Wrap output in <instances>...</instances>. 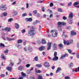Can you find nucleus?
Listing matches in <instances>:
<instances>
[{"label":"nucleus","mask_w":79,"mask_h":79,"mask_svg":"<svg viewBox=\"0 0 79 79\" xmlns=\"http://www.w3.org/2000/svg\"><path fill=\"white\" fill-rule=\"evenodd\" d=\"M15 27L16 29H19V24L18 23H15Z\"/></svg>","instance_id":"20"},{"label":"nucleus","mask_w":79,"mask_h":79,"mask_svg":"<svg viewBox=\"0 0 79 79\" xmlns=\"http://www.w3.org/2000/svg\"><path fill=\"white\" fill-rule=\"evenodd\" d=\"M51 45H52V43L49 42L48 43V46L47 48L48 50H49L51 48Z\"/></svg>","instance_id":"7"},{"label":"nucleus","mask_w":79,"mask_h":79,"mask_svg":"<svg viewBox=\"0 0 79 79\" xmlns=\"http://www.w3.org/2000/svg\"><path fill=\"white\" fill-rule=\"evenodd\" d=\"M68 54H64L63 55H62L61 56V57H60L61 59H64L65 57H68Z\"/></svg>","instance_id":"6"},{"label":"nucleus","mask_w":79,"mask_h":79,"mask_svg":"<svg viewBox=\"0 0 79 79\" xmlns=\"http://www.w3.org/2000/svg\"><path fill=\"white\" fill-rule=\"evenodd\" d=\"M16 47H18V48H20L19 47H21V45H19L18 44H16Z\"/></svg>","instance_id":"33"},{"label":"nucleus","mask_w":79,"mask_h":79,"mask_svg":"<svg viewBox=\"0 0 79 79\" xmlns=\"http://www.w3.org/2000/svg\"><path fill=\"white\" fill-rule=\"evenodd\" d=\"M36 67H38L39 68H41V67H42V65L40 64H37L36 65Z\"/></svg>","instance_id":"25"},{"label":"nucleus","mask_w":79,"mask_h":79,"mask_svg":"<svg viewBox=\"0 0 79 79\" xmlns=\"http://www.w3.org/2000/svg\"><path fill=\"white\" fill-rule=\"evenodd\" d=\"M47 16V15L45 14H44L43 15V18H46Z\"/></svg>","instance_id":"54"},{"label":"nucleus","mask_w":79,"mask_h":79,"mask_svg":"<svg viewBox=\"0 0 79 79\" xmlns=\"http://www.w3.org/2000/svg\"><path fill=\"white\" fill-rule=\"evenodd\" d=\"M53 3L51 2L50 3L49 6L50 7H52V6H53Z\"/></svg>","instance_id":"38"},{"label":"nucleus","mask_w":79,"mask_h":79,"mask_svg":"<svg viewBox=\"0 0 79 79\" xmlns=\"http://www.w3.org/2000/svg\"><path fill=\"white\" fill-rule=\"evenodd\" d=\"M19 62H18V64H21V59H19Z\"/></svg>","instance_id":"55"},{"label":"nucleus","mask_w":79,"mask_h":79,"mask_svg":"<svg viewBox=\"0 0 79 79\" xmlns=\"http://www.w3.org/2000/svg\"><path fill=\"white\" fill-rule=\"evenodd\" d=\"M48 59H49V60H53V59H52V58H51V57H48Z\"/></svg>","instance_id":"59"},{"label":"nucleus","mask_w":79,"mask_h":79,"mask_svg":"<svg viewBox=\"0 0 79 79\" xmlns=\"http://www.w3.org/2000/svg\"><path fill=\"white\" fill-rule=\"evenodd\" d=\"M1 57L2 58L3 60H6V57L5 56L4 54H2L1 55Z\"/></svg>","instance_id":"22"},{"label":"nucleus","mask_w":79,"mask_h":79,"mask_svg":"<svg viewBox=\"0 0 79 79\" xmlns=\"http://www.w3.org/2000/svg\"><path fill=\"white\" fill-rule=\"evenodd\" d=\"M39 60L38 59V57L37 56H35L34 58V61H37Z\"/></svg>","instance_id":"27"},{"label":"nucleus","mask_w":79,"mask_h":79,"mask_svg":"<svg viewBox=\"0 0 79 79\" xmlns=\"http://www.w3.org/2000/svg\"><path fill=\"white\" fill-rule=\"evenodd\" d=\"M45 47L44 46H42L40 47L39 48V50H44V49H45Z\"/></svg>","instance_id":"14"},{"label":"nucleus","mask_w":79,"mask_h":79,"mask_svg":"<svg viewBox=\"0 0 79 79\" xmlns=\"http://www.w3.org/2000/svg\"><path fill=\"white\" fill-rule=\"evenodd\" d=\"M76 56L77 58H79V53Z\"/></svg>","instance_id":"60"},{"label":"nucleus","mask_w":79,"mask_h":79,"mask_svg":"<svg viewBox=\"0 0 79 79\" xmlns=\"http://www.w3.org/2000/svg\"><path fill=\"white\" fill-rule=\"evenodd\" d=\"M73 40L69 41V42L68 41L66 42L64 40V45H66V44L67 45H69V43H70V44H72V43H73Z\"/></svg>","instance_id":"5"},{"label":"nucleus","mask_w":79,"mask_h":79,"mask_svg":"<svg viewBox=\"0 0 79 79\" xmlns=\"http://www.w3.org/2000/svg\"><path fill=\"white\" fill-rule=\"evenodd\" d=\"M4 30L7 32H10L11 31V28L10 27H6L4 29Z\"/></svg>","instance_id":"10"},{"label":"nucleus","mask_w":79,"mask_h":79,"mask_svg":"<svg viewBox=\"0 0 79 79\" xmlns=\"http://www.w3.org/2000/svg\"><path fill=\"white\" fill-rule=\"evenodd\" d=\"M40 22V21L37 20H36V22H34V24H37V23H39Z\"/></svg>","instance_id":"29"},{"label":"nucleus","mask_w":79,"mask_h":79,"mask_svg":"<svg viewBox=\"0 0 79 79\" xmlns=\"http://www.w3.org/2000/svg\"><path fill=\"white\" fill-rule=\"evenodd\" d=\"M23 44L24 45H26V41H25L24 42Z\"/></svg>","instance_id":"57"},{"label":"nucleus","mask_w":79,"mask_h":79,"mask_svg":"<svg viewBox=\"0 0 79 79\" xmlns=\"http://www.w3.org/2000/svg\"><path fill=\"white\" fill-rule=\"evenodd\" d=\"M23 42V40H19L17 41L18 44H21Z\"/></svg>","instance_id":"28"},{"label":"nucleus","mask_w":79,"mask_h":79,"mask_svg":"<svg viewBox=\"0 0 79 79\" xmlns=\"http://www.w3.org/2000/svg\"><path fill=\"white\" fill-rule=\"evenodd\" d=\"M42 10L44 12V11H45V9L44 8V7H42Z\"/></svg>","instance_id":"48"},{"label":"nucleus","mask_w":79,"mask_h":79,"mask_svg":"<svg viewBox=\"0 0 79 79\" xmlns=\"http://www.w3.org/2000/svg\"><path fill=\"white\" fill-rule=\"evenodd\" d=\"M1 47H5V44H4L1 43L0 44Z\"/></svg>","instance_id":"34"},{"label":"nucleus","mask_w":79,"mask_h":79,"mask_svg":"<svg viewBox=\"0 0 79 79\" xmlns=\"http://www.w3.org/2000/svg\"><path fill=\"white\" fill-rule=\"evenodd\" d=\"M13 13L15 15H18V12H17L16 11H15Z\"/></svg>","instance_id":"58"},{"label":"nucleus","mask_w":79,"mask_h":79,"mask_svg":"<svg viewBox=\"0 0 79 79\" xmlns=\"http://www.w3.org/2000/svg\"><path fill=\"white\" fill-rule=\"evenodd\" d=\"M57 55V52H55L54 54V56H56Z\"/></svg>","instance_id":"44"},{"label":"nucleus","mask_w":79,"mask_h":79,"mask_svg":"<svg viewBox=\"0 0 79 79\" xmlns=\"http://www.w3.org/2000/svg\"><path fill=\"white\" fill-rule=\"evenodd\" d=\"M41 43H42L43 44H46V41H45V39H42L41 41Z\"/></svg>","instance_id":"16"},{"label":"nucleus","mask_w":79,"mask_h":79,"mask_svg":"<svg viewBox=\"0 0 79 79\" xmlns=\"http://www.w3.org/2000/svg\"><path fill=\"white\" fill-rule=\"evenodd\" d=\"M57 25L59 27H61L62 25H63V26H64V25H66V23L64 22H59L58 23Z\"/></svg>","instance_id":"4"},{"label":"nucleus","mask_w":79,"mask_h":79,"mask_svg":"<svg viewBox=\"0 0 79 79\" xmlns=\"http://www.w3.org/2000/svg\"><path fill=\"white\" fill-rule=\"evenodd\" d=\"M61 70V69L60 67H58L57 68V70L56 71V73H58L59 71H60Z\"/></svg>","instance_id":"17"},{"label":"nucleus","mask_w":79,"mask_h":79,"mask_svg":"<svg viewBox=\"0 0 79 79\" xmlns=\"http://www.w3.org/2000/svg\"><path fill=\"white\" fill-rule=\"evenodd\" d=\"M68 52H69V53H71V50L70 49H68Z\"/></svg>","instance_id":"52"},{"label":"nucleus","mask_w":79,"mask_h":79,"mask_svg":"<svg viewBox=\"0 0 79 79\" xmlns=\"http://www.w3.org/2000/svg\"><path fill=\"white\" fill-rule=\"evenodd\" d=\"M38 79H43L42 76H38Z\"/></svg>","instance_id":"40"},{"label":"nucleus","mask_w":79,"mask_h":79,"mask_svg":"<svg viewBox=\"0 0 79 79\" xmlns=\"http://www.w3.org/2000/svg\"><path fill=\"white\" fill-rule=\"evenodd\" d=\"M7 40L9 41H10L11 40H15V39L14 38H11L9 37H7Z\"/></svg>","instance_id":"23"},{"label":"nucleus","mask_w":79,"mask_h":79,"mask_svg":"<svg viewBox=\"0 0 79 79\" xmlns=\"http://www.w3.org/2000/svg\"><path fill=\"white\" fill-rule=\"evenodd\" d=\"M73 14L72 12H71L69 15V18H73Z\"/></svg>","instance_id":"15"},{"label":"nucleus","mask_w":79,"mask_h":79,"mask_svg":"<svg viewBox=\"0 0 79 79\" xmlns=\"http://www.w3.org/2000/svg\"><path fill=\"white\" fill-rule=\"evenodd\" d=\"M69 24H72V20H70L69 21Z\"/></svg>","instance_id":"61"},{"label":"nucleus","mask_w":79,"mask_h":79,"mask_svg":"<svg viewBox=\"0 0 79 79\" xmlns=\"http://www.w3.org/2000/svg\"><path fill=\"white\" fill-rule=\"evenodd\" d=\"M71 35L73 36L75 35H76V32L73 31H71Z\"/></svg>","instance_id":"13"},{"label":"nucleus","mask_w":79,"mask_h":79,"mask_svg":"<svg viewBox=\"0 0 79 79\" xmlns=\"http://www.w3.org/2000/svg\"><path fill=\"white\" fill-rule=\"evenodd\" d=\"M53 48L54 50H56L57 48V45L56 43H54L53 45Z\"/></svg>","instance_id":"12"},{"label":"nucleus","mask_w":79,"mask_h":79,"mask_svg":"<svg viewBox=\"0 0 79 79\" xmlns=\"http://www.w3.org/2000/svg\"><path fill=\"white\" fill-rule=\"evenodd\" d=\"M23 66L20 67L19 68V70H21V71H22V70H23Z\"/></svg>","instance_id":"35"},{"label":"nucleus","mask_w":79,"mask_h":79,"mask_svg":"<svg viewBox=\"0 0 79 79\" xmlns=\"http://www.w3.org/2000/svg\"><path fill=\"white\" fill-rule=\"evenodd\" d=\"M72 2H70L68 4V6H70L71 5H72Z\"/></svg>","instance_id":"32"},{"label":"nucleus","mask_w":79,"mask_h":79,"mask_svg":"<svg viewBox=\"0 0 79 79\" xmlns=\"http://www.w3.org/2000/svg\"><path fill=\"white\" fill-rule=\"evenodd\" d=\"M0 9L2 11H5L6 10V7L5 5H2L0 6Z\"/></svg>","instance_id":"3"},{"label":"nucleus","mask_w":79,"mask_h":79,"mask_svg":"<svg viewBox=\"0 0 79 79\" xmlns=\"http://www.w3.org/2000/svg\"><path fill=\"white\" fill-rule=\"evenodd\" d=\"M73 64L72 63H71L70 64H69V67H72Z\"/></svg>","instance_id":"42"},{"label":"nucleus","mask_w":79,"mask_h":79,"mask_svg":"<svg viewBox=\"0 0 79 79\" xmlns=\"http://www.w3.org/2000/svg\"><path fill=\"white\" fill-rule=\"evenodd\" d=\"M35 16H37L38 17H40V14H38L37 15H36Z\"/></svg>","instance_id":"56"},{"label":"nucleus","mask_w":79,"mask_h":79,"mask_svg":"<svg viewBox=\"0 0 79 79\" xmlns=\"http://www.w3.org/2000/svg\"><path fill=\"white\" fill-rule=\"evenodd\" d=\"M21 74L23 76H26V74L24 73L23 72H22Z\"/></svg>","instance_id":"43"},{"label":"nucleus","mask_w":79,"mask_h":79,"mask_svg":"<svg viewBox=\"0 0 79 79\" xmlns=\"http://www.w3.org/2000/svg\"><path fill=\"white\" fill-rule=\"evenodd\" d=\"M63 19L64 20H66V19H67V18L65 16H63Z\"/></svg>","instance_id":"50"},{"label":"nucleus","mask_w":79,"mask_h":79,"mask_svg":"<svg viewBox=\"0 0 79 79\" xmlns=\"http://www.w3.org/2000/svg\"><path fill=\"white\" fill-rule=\"evenodd\" d=\"M5 75L4 74H2L1 75V77H5Z\"/></svg>","instance_id":"47"},{"label":"nucleus","mask_w":79,"mask_h":79,"mask_svg":"<svg viewBox=\"0 0 79 79\" xmlns=\"http://www.w3.org/2000/svg\"><path fill=\"white\" fill-rule=\"evenodd\" d=\"M44 66L46 68H48V67H49L50 64L48 62H46L44 63Z\"/></svg>","instance_id":"8"},{"label":"nucleus","mask_w":79,"mask_h":79,"mask_svg":"<svg viewBox=\"0 0 79 79\" xmlns=\"http://www.w3.org/2000/svg\"><path fill=\"white\" fill-rule=\"evenodd\" d=\"M37 13V10H35L33 11V13L35 14V15H36L35 14H36Z\"/></svg>","instance_id":"39"},{"label":"nucleus","mask_w":79,"mask_h":79,"mask_svg":"<svg viewBox=\"0 0 79 79\" xmlns=\"http://www.w3.org/2000/svg\"><path fill=\"white\" fill-rule=\"evenodd\" d=\"M25 20L27 22H32V19L31 18H26L25 19Z\"/></svg>","instance_id":"9"},{"label":"nucleus","mask_w":79,"mask_h":79,"mask_svg":"<svg viewBox=\"0 0 79 79\" xmlns=\"http://www.w3.org/2000/svg\"><path fill=\"white\" fill-rule=\"evenodd\" d=\"M6 70H8L9 71H11V70L12 69V68L11 67H8L6 68Z\"/></svg>","instance_id":"21"},{"label":"nucleus","mask_w":79,"mask_h":79,"mask_svg":"<svg viewBox=\"0 0 79 79\" xmlns=\"http://www.w3.org/2000/svg\"><path fill=\"white\" fill-rule=\"evenodd\" d=\"M28 50L29 52H30L32 51V49L31 47H29L28 48Z\"/></svg>","instance_id":"26"},{"label":"nucleus","mask_w":79,"mask_h":79,"mask_svg":"<svg viewBox=\"0 0 79 79\" xmlns=\"http://www.w3.org/2000/svg\"><path fill=\"white\" fill-rule=\"evenodd\" d=\"M13 20V19L10 18L8 20V22H11V21Z\"/></svg>","instance_id":"49"},{"label":"nucleus","mask_w":79,"mask_h":79,"mask_svg":"<svg viewBox=\"0 0 79 79\" xmlns=\"http://www.w3.org/2000/svg\"><path fill=\"white\" fill-rule=\"evenodd\" d=\"M26 6H27V8L28 7H29V4L27 3L26 4Z\"/></svg>","instance_id":"63"},{"label":"nucleus","mask_w":79,"mask_h":79,"mask_svg":"<svg viewBox=\"0 0 79 79\" xmlns=\"http://www.w3.org/2000/svg\"><path fill=\"white\" fill-rule=\"evenodd\" d=\"M35 72L37 73H41V71L40 70H37V69H35Z\"/></svg>","instance_id":"30"},{"label":"nucleus","mask_w":79,"mask_h":79,"mask_svg":"<svg viewBox=\"0 0 79 79\" xmlns=\"http://www.w3.org/2000/svg\"><path fill=\"white\" fill-rule=\"evenodd\" d=\"M19 79H23V77H20Z\"/></svg>","instance_id":"64"},{"label":"nucleus","mask_w":79,"mask_h":79,"mask_svg":"<svg viewBox=\"0 0 79 79\" xmlns=\"http://www.w3.org/2000/svg\"><path fill=\"white\" fill-rule=\"evenodd\" d=\"M58 11H60V12H61V11H62V10L61 8H59L58 9Z\"/></svg>","instance_id":"46"},{"label":"nucleus","mask_w":79,"mask_h":79,"mask_svg":"<svg viewBox=\"0 0 79 79\" xmlns=\"http://www.w3.org/2000/svg\"><path fill=\"white\" fill-rule=\"evenodd\" d=\"M27 15V13H24L22 14V16H23V17H24V16H26Z\"/></svg>","instance_id":"31"},{"label":"nucleus","mask_w":79,"mask_h":79,"mask_svg":"<svg viewBox=\"0 0 79 79\" xmlns=\"http://www.w3.org/2000/svg\"><path fill=\"white\" fill-rule=\"evenodd\" d=\"M26 66L27 68H29L30 66V64H27L26 65Z\"/></svg>","instance_id":"45"},{"label":"nucleus","mask_w":79,"mask_h":79,"mask_svg":"<svg viewBox=\"0 0 79 79\" xmlns=\"http://www.w3.org/2000/svg\"><path fill=\"white\" fill-rule=\"evenodd\" d=\"M10 66H13L14 65V63H13V62H12V60H10Z\"/></svg>","instance_id":"18"},{"label":"nucleus","mask_w":79,"mask_h":79,"mask_svg":"<svg viewBox=\"0 0 79 79\" xmlns=\"http://www.w3.org/2000/svg\"><path fill=\"white\" fill-rule=\"evenodd\" d=\"M65 79H70L69 78V77H68V76L65 77Z\"/></svg>","instance_id":"53"},{"label":"nucleus","mask_w":79,"mask_h":79,"mask_svg":"<svg viewBox=\"0 0 79 79\" xmlns=\"http://www.w3.org/2000/svg\"><path fill=\"white\" fill-rule=\"evenodd\" d=\"M34 28L33 27H30V30L28 32V35L29 36H32L35 34V33L34 32Z\"/></svg>","instance_id":"1"},{"label":"nucleus","mask_w":79,"mask_h":79,"mask_svg":"<svg viewBox=\"0 0 79 79\" xmlns=\"http://www.w3.org/2000/svg\"><path fill=\"white\" fill-rule=\"evenodd\" d=\"M16 2V1L14 2L12 4V5H15Z\"/></svg>","instance_id":"62"},{"label":"nucleus","mask_w":79,"mask_h":79,"mask_svg":"<svg viewBox=\"0 0 79 79\" xmlns=\"http://www.w3.org/2000/svg\"><path fill=\"white\" fill-rule=\"evenodd\" d=\"M75 72H77V68L75 69V70H74V69L73 70V72H75Z\"/></svg>","instance_id":"41"},{"label":"nucleus","mask_w":79,"mask_h":79,"mask_svg":"<svg viewBox=\"0 0 79 79\" xmlns=\"http://www.w3.org/2000/svg\"><path fill=\"white\" fill-rule=\"evenodd\" d=\"M54 57L52 59V61H56L58 60V57L57 56H54Z\"/></svg>","instance_id":"11"},{"label":"nucleus","mask_w":79,"mask_h":79,"mask_svg":"<svg viewBox=\"0 0 79 79\" xmlns=\"http://www.w3.org/2000/svg\"><path fill=\"white\" fill-rule=\"evenodd\" d=\"M58 47L60 48H63V45L62 44H59Z\"/></svg>","instance_id":"19"},{"label":"nucleus","mask_w":79,"mask_h":79,"mask_svg":"<svg viewBox=\"0 0 79 79\" xmlns=\"http://www.w3.org/2000/svg\"><path fill=\"white\" fill-rule=\"evenodd\" d=\"M79 4V2H75L73 4V5L74 6H76V5H78Z\"/></svg>","instance_id":"24"},{"label":"nucleus","mask_w":79,"mask_h":79,"mask_svg":"<svg viewBox=\"0 0 79 79\" xmlns=\"http://www.w3.org/2000/svg\"><path fill=\"white\" fill-rule=\"evenodd\" d=\"M3 15L4 16H7V13H6V12H3Z\"/></svg>","instance_id":"37"},{"label":"nucleus","mask_w":79,"mask_h":79,"mask_svg":"<svg viewBox=\"0 0 79 79\" xmlns=\"http://www.w3.org/2000/svg\"><path fill=\"white\" fill-rule=\"evenodd\" d=\"M51 32H52V35L53 37H57V35L58 34V31L51 30Z\"/></svg>","instance_id":"2"},{"label":"nucleus","mask_w":79,"mask_h":79,"mask_svg":"<svg viewBox=\"0 0 79 79\" xmlns=\"http://www.w3.org/2000/svg\"><path fill=\"white\" fill-rule=\"evenodd\" d=\"M26 32V30H25L24 29H23V30H22V32L23 33H24V32Z\"/></svg>","instance_id":"51"},{"label":"nucleus","mask_w":79,"mask_h":79,"mask_svg":"<svg viewBox=\"0 0 79 79\" xmlns=\"http://www.w3.org/2000/svg\"><path fill=\"white\" fill-rule=\"evenodd\" d=\"M4 52L5 53H8V49H6V50L4 51Z\"/></svg>","instance_id":"36"}]
</instances>
